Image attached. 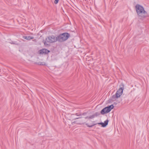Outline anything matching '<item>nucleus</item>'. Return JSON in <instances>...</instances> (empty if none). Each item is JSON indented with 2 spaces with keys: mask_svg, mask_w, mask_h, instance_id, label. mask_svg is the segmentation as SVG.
I'll list each match as a JSON object with an SVG mask.
<instances>
[{
  "mask_svg": "<svg viewBox=\"0 0 149 149\" xmlns=\"http://www.w3.org/2000/svg\"><path fill=\"white\" fill-rule=\"evenodd\" d=\"M135 9L137 15L140 19H143L146 17L147 12L142 6L137 4L135 6Z\"/></svg>",
  "mask_w": 149,
  "mask_h": 149,
  "instance_id": "obj_1",
  "label": "nucleus"
},
{
  "mask_svg": "<svg viewBox=\"0 0 149 149\" xmlns=\"http://www.w3.org/2000/svg\"><path fill=\"white\" fill-rule=\"evenodd\" d=\"M114 107V106L113 104L108 106L102 109L100 111V113L102 115H104L105 114L108 113ZM94 114L95 116H97L100 115V113L98 112H96Z\"/></svg>",
  "mask_w": 149,
  "mask_h": 149,
  "instance_id": "obj_2",
  "label": "nucleus"
},
{
  "mask_svg": "<svg viewBox=\"0 0 149 149\" xmlns=\"http://www.w3.org/2000/svg\"><path fill=\"white\" fill-rule=\"evenodd\" d=\"M124 84L122 83L120 86V88L117 91L115 95H113L112 97L113 98H118L120 97L122 95L123 92V90L124 89Z\"/></svg>",
  "mask_w": 149,
  "mask_h": 149,
  "instance_id": "obj_3",
  "label": "nucleus"
},
{
  "mask_svg": "<svg viewBox=\"0 0 149 149\" xmlns=\"http://www.w3.org/2000/svg\"><path fill=\"white\" fill-rule=\"evenodd\" d=\"M86 119H87V118H86V117L84 118H77L74 119H77V120H74L73 122L72 123L80 125L84 124L86 123Z\"/></svg>",
  "mask_w": 149,
  "mask_h": 149,
  "instance_id": "obj_4",
  "label": "nucleus"
},
{
  "mask_svg": "<svg viewBox=\"0 0 149 149\" xmlns=\"http://www.w3.org/2000/svg\"><path fill=\"white\" fill-rule=\"evenodd\" d=\"M46 40L47 42L50 43L54 42L57 41V37L53 35L48 37L47 39L46 38Z\"/></svg>",
  "mask_w": 149,
  "mask_h": 149,
  "instance_id": "obj_5",
  "label": "nucleus"
},
{
  "mask_svg": "<svg viewBox=\"0 0 149 149\" xmlns=\"http://www.w3.org/2000/svg\"><path fill=\"white\" fill-rule=\"evenodd\" d=\"M50 51L45 48H43L39 51V53L40 54L47 55L50 52Z\"/></svg>",
  "mask_w": 149,
  "mask_h": 149,
  "instance_id": "obj_6",
  "label": "nucleus"
},
{
  "mask_svg": "<svg viewBox=\"0 0 149 149\" xmlns=\"http://www.w3.org/2000/svg\"><path fill=\"white\" fill-rule=\"evenodd\" d=\"M64 41L66 40L70 36V34L68 33L65 32L61 33Z\"/></svg>",
  "mask_w": 149,
  "mask_h": 149,
  "instance_id": "obj_7",
  "label": "nucleus"
},
{
  "mask_svg": "<svg viewBox=\"0 0 149 149\" xmlns=\"http://www.w3.org/2000/svg\"><path fill=\"white\" fill-rule=\"evenodd\" d=\"M109 120L107 119L104 122V123L100 122L98 123L99 125H102V127H106L108 124Z\"/></svg>",
  "mask_w": 149,
  "mask_h": 149,
  "instance_id": "obj_8",
  "label": "nucleus"
},
{
  "mask_svg": "<svg viewBox=\"0 0 149 149\" xmlns=\"http://www.w3.org/2000/svg\"><path fill=\"white\" fill-rule=\"evenodd\" d=\"M57 41L59 42H63L65 41L63 38V36L61 35V33L58 35L57 37Z\"/></svg>",
  "mask_w": 149,
  "mask_h": 149,
  "instance_id": "obj_9",
  "label": "nucleus"
},
{
  "mask_svg": "<svg viewBox=\"0 0 149 149\" xmlns=\"http://www.w3.org/2000/svg\"><path fill=\"white\" fill-rule=\"evenodd\" d=\"M23 38L28 40H30L33 39L34 37L30 36H24Z\"/></svg>",
  "mask_w": 149,
  "mask_h": 149,
  "instance_id": "obj_10",
  "label": "nucleus"
},
{
  "mask_svg": "<svg viewBox=\"0 0 149 149\" xmlns=\"http://www.w3.org/2000/svg\"><path fill=\"white\" fill-rule=\"evenodd\" d=\"M95 116L94 114L89 116H87L86 117V118H87V119H93L95 118Z\"/></svg>",
  "mask_w": 149,
  "mask_h": 149,
  "instance_id": "obj_11",
  "label": "nucleus"
},
{
  "mask_svg": "<svg viewBox=\"0 0 149 149\" xmlns=\"http://www.w3.org/2000/svg\"><path fill=\"white\" fill-rule=\"evenodd\" d=\"M97 124H93L92 125H88V123H86L85 124L88 127H93V126Z\"/></svg>",
  "mask_w": 149,
  "mask_h": 149,
  "instance_id": "obj_12",
  "label": "nucleus"
},
{
  "mask_svg": "<svg viewBox=\"0 0 149 149\" xmlns=\"http://www.w3.org/2000/svg\"><path fill=\"white\" fill-rule=\"evenodd\" d=\"M87 113H88V112H85L81 114L77 115V116H81V115L85 116V115H86L87 114Z\"/></svg>",
  "mask_w": 149,
  "mask_h": 149,
  "instance_id": "obj_13",
  "label": "nucleus"
},
{
  "mask_svg": "<svg viewBox=\"0 0 149 149\" xmlns=\"http://www.w3.org/2000/svg\"><path fill=\"white\" fill-rule=\"evenodd\" d=\"M59 0H55L54 1V3L55 4H57L58 3Z\"/></svg>",
  "mask_w": 149,
  "mask_h": 149,
  "instance_id": "obj_14",
  "label": "nucleus"
},
{
  "mask_svg": "<svg viewBox=\"0 0 149 149\" xmlns=\"http://www.w3.org/2000/svg\"><path fill=\"white\" fill-rule=\"evenodd\" d=\"M14 45H19V44L18 43H17L16 42H15Z\"/></svg>",
  "mask_w": 149,
  "mask_h": 149,
  "instance_id": "obj_15",
  "label": "nucleus"
},
{
  "mask_svg": "<svg viewBox=\"0 0 149 149\" xmlns=\"http://www.w3.org/2000/svg\"><path fill=\"white\" fill-rule=\"evenodd\" d=\"M44 44L45 45H48V44L46 43V41H45L44 42Z\"/></svg>",
  "mask_w": 149,
  "mask_h": 149,
  "instance_id": "obj_16",
  "label": "nucleus"
},
{
  "mask_svg": "<svg viewBox=\"0 0 149 149\" xmlns=\"http://www.w3.org/2000/svg\"><path fill=\"white\" fill-rule=\"evenodd\" d=\"M15 42L12 41L11 42H10V43L11 44H14Z\"/></svg>",
  "mask_w": 149,
  "mask_h": 149,
  "instance_id": "obj_17",
  "label": "nucleus"
},
{
  "mask_svg": "<svg viewBox=\"0 0 149 149\" xmlns=\"http://www.w3.org/2000/svg\"><path fill=\"white\" fill-rule=\"evenodd\" d=\"M43 63H41V64H40V65H45V64H43Z\"/></svg>",
  "mask_w": 149,
  "mask_h": 149,
  "instance_id": "obj_18",
  "label": "nucleus"
}]
</instances>
